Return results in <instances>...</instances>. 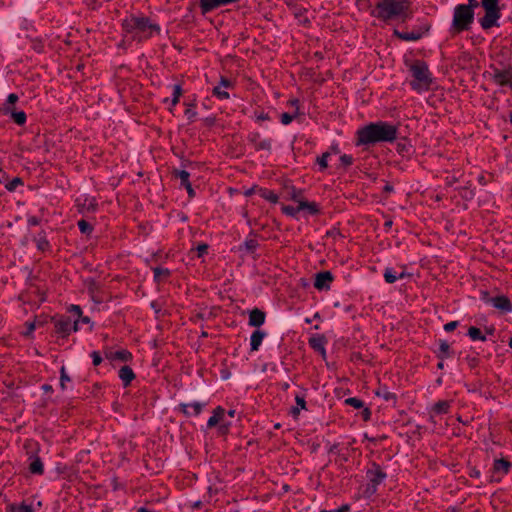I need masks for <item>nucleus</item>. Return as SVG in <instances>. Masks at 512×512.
Returning <instances> with one entry per match:
<instances>
[{
	"instance_id": "12",
	"label": "nucleus",
	"mask_w": 512,
	"mask_h": 512,
	"mask_svg": "<svg viewBox=\"0 0 512 512\" xmlns=\"http://www.w3.org/2000/svg\"><path fill=\"white\" fill-rule=\"evenodd\" d=\"M233 84L230 80L222 77L219 84L213 88V95L221 100L229 98L227 89L232 88Z\"/></svg>"
},
{
	"instance_id": "14",
	"label": "nucleus",
	"mask_w": 512,
	"mask_h": 512,
	"mask_svg": "<svg viewBox=\"0 0 512 512\" xmlns=\"http://www.w3.org/2000/svg\"><path fill=\"white\" fill-rule=\"evenodd\" d=\"M489 302L493 305V307L503 311L510 312L512 310V305L510 300L506 296H496L489 300Z\"/></svg>"
},
{
	"instance_id": "52",
	"label": "nucleus",
	"mask_w": 512,
	"mask_h": 512,
	"mask_svg": "<svg viewBox=\"0 0 512 512\" xmlns=\"http://www.w3.org/2000/svg\"><path fill=\"white\" fill-rule=\"evenodd\" d=\"M295 401L297 406H299L301 409H306V401L303 396L296 395Z\"/></svg>"
},
{
	"instance_id": "5",
	"label": "nucleus",
	"mask_w": 512,
	"mask_h": 512,
	"mask_svg": "<svg viewBox=\"0 0 512 512\" xmlns=\"http://www.w3.org/2000/svg\"><path fill=\"white\" fill-rule=\"evenodd\" d=\"M474 21V11L471 6L459 4L454 8L453 20L450 28L452 34L469 30Z\"/></svg>"
},
{
	"instance_id": "42",
	"label": "nucleus",
	"mask_w": 512,
	"mask_h": 512,
	"mask_svg": "<svg viewBox=\"0 0 512 512\" xmlns=\"http://www.w3.org/2000/svg\"><path fill=\"white\" fill-rule=\"evenodd\" d=\"M78 227L84 234H89L92 231V226L85 220L78 221Z\"/></svg>"
},
{
	"instance_id": "37",
	"label": "nucleus",
	"mask_w": 512,
	"mask_h": 512,
	"mask_svg": "<svg viewBox=\"0 0 512 512\" xmlns=\"http://www.w3.org/2000/svg\"><path fill=\"white\" fill-rule=\"evenodd\" d=\"M182 95V88L180 85L176 84L172 87V100L171 103L173 106H175L180 99V96Z\"/></svg>"
},
{
	"instance_id": "2",
	"label": "nucleus",
	"mask_w": 512,
	"mask_h": 512,
	"mask_svg": "<svg viewBox=\"0 0 512 512\" xmlns=\"http://www.w3.org/2000/svg\"><path fill=\"white\" fill-rule=\"evenodd\" d=\"M124 37L142 42L160 33V26L145 16L129 15L122 20Z\"/></svg>"
},
{
	"instance_id": "16",
	"label": "nucleus",
	"mask_w": 512,
	"mask_h": 512,
	"mask_svg": "<svg viewBox=\"0 0 512 512\" xmlns=\"http://www.w3.org/2000/svg\"><path fill=\"white\" fill-rule=\"evenodd\" d=\"M19 100V97L15 93H11L7 96L6 101L0 106V112L3 115H8L15 109V104Z\"/></svg>"
},
{
	"instance_id": "56",
	"label": "nucleus",
	"mask_w": 512,
	"mask_h": 512,
	"mask_svg": "<svg viewBox=\"0 0 512 512\" xmlns=\"http://www.w3.org/2000/svg\"><path fill=\"white\" fill-rule=\"evenodd\" d=\"M184 187H185V189L187 190V193H188L189 197H191V198H192V197H194V196H195V191H194V189L192 188L191 183H187Z\"/></svg>"
},
{
	"instance_id": "23",
	"label": "nucleus",
	"mask_w": 512,
	"mask_h": 512,
	"mask_svg": "<svg viewBox=\"0 0 512 512\" xmlns=\"http://www.w3.org/2000/svg\"><path fill=\"white\" fill-rule=\"evenodd\" d=\"M309 344L310 346L316 350V351H319L321 352L323 355H325L326 351H325V344H326V340H325V337L324 336H321V335H317V336H313L309 339Z\"/></svg>"
},
{
	"instance_id": "17",
	"label": "nucleus",
	"mask_w": 512,
	"mask_h": 512,
	"mask_svg": "<svg viewBox=\"0 0 512 512\" xmlns=\"http://www.w3.org/2000/svg\"><path fill=\"white\" fill-rule=\"evenodd\" d=\"M266 332L263 330L257 329L255 330L250 337V350L255 352L259 349L262 344L263 339L266 337Z\"/></svg>"
},
{
	"instance_id": "35",
	"label": "nucleus",
	"mask_w": 512,
	"mask_h": 512,
	"mask_svg": "<svg viewBox=\"0 0 512 512\" xmlns=\"http://www.w3.org/2000/svg\"><path fill=\"white\" fill-rule=\"evenodd\" d=\"M449 407L450 404L448 401H439L434 405L433 411L437 414H445L448 412Z\"/></svg>"
},
{
	"instance_id": "29",
	"label": "nucleus",
	"mask_w": 512,
	"mask_h": 512,
	"mask_svg": "<svg viewBox=\"0 0 512 512\" xmlns=\"http://www.w3.org/2000/svg\"><path fill=\"white\" fill-rule=\"evenodd\" d=\"M7 116H10V118L18 125H24L26 123L27 117L24 111H16L14 109Z\"/></svg>"
},
{
	"instance_id": "40",
	"label": "nucleus",
	"mask_w": 512,
	"mask_h": 512,
	"mask_svg": "<svg viewBox=\"0 0 512 512\" xmlns=\"http://www.w3.org/2000/svg\"><path fill=\"white\" fill-rule=\"evenodd\" d=\"M70 381H71V379L68 376L65 367L62 366L60 369V386H61V388L64 390L66 388V383L70 382Z\"/></svg>"
},
{
	"instance_id": "54",
	"label": "nucleus",
	"mask_w": 512,
	"mask_h": 512,
	"mask_svg": "<svg viewBox=\"0 0 512 512\" xmlns=\"http://www.w3.org/2000/svg\"><path fill=\"white\" fill-rule=\"evenodd\" d=\"M27 222H28V225H30V226H37V225H39L40 220L36 216H30V217H28Z\"/></svg>"
},
{
	"instance_id": "32",
	"label": "nucleus",
	"mask_w": 512,
	"mask_h": 512,
	"mask_svg": "<svg viewBox=\"0 0 512 512\" xmlns=\"http://www.w3.org/2000/svg\"><path fill=\"white\" fill-rule=\"evenodd\" d=\"M451 356L450 345L447 341L440 340L439 342V355L441 359L448 358Z\"/></svg>"
},
{
	"instance_id": "45",
	"label": "nucleus",
	"mask_w": 512,
	"mask_h": 512,
	"mask_svg": "<svg viewBox=\"0 0 512 512\" xmlns=\"http://www.w3.org/2000/svg\"><path fill=\"white\" fill-rule=\"evenodd\" d=\"M36 243L38 249L42 251H44L49 246V243L46 240L45 236H39L38 238H36Z\"/></svg>"
},
{
	"instance_id": "27",
	"label": "nucleus",
	"mask_w": 512,
	"mask_h": 512,
	"mask_svg": "<svg viewBox=\"0 0 512 512\" xmlns=\"http://www.w3.org/2000/svg\"><path fill=\"white\" fill-rule=\"evenodd\" d=\"M106 356H107V358H110L112 360H119L122 362H127L132 358L131 353L127 350H119V351H115V352H110Z\"/></svg>"
},
{
	"instance_id": "58",
	"label": "nucleus",
	"mask_w": 512,
	"mask_h": 512,
	"mask_svg": "<svg viewBox=\"0 0 512 512\" xmlns=\"http://www.w3.org/2000/svg\"><path fill=\"white\" fill-rule=\"evenodd\" d=\"M87 201H88V204H87L88 209L95 210V208L97 206V203H96L95 199L92 198V199L87 200Z\"/></svg>"
},
{
	"instance_id": "10",
	"label": "nucleus",
	"mask_w": 512,
	"mask_h": 512,
	"mask_svg": "<svg viewBox=\"0 0 512 512\" xmlns=\"http://www.w3.org/2000/svg\"><path fill=\"white\" fill-rule=\"evenodd\" d=\"M410 274L407 273L405 267H401L400 271H397L396 269L392 267H387L384 270V279L387 283L392 284L396 282L398 279H404L408 277Z\"/></svg>"
},
{
	"instance_id": "31",
	"label": "nucleus",
	"mask_w": 512,
	"mask_h": 512,
	"mask_svg": "<svg viewBox=\"0 0 512 512\" xmlns=\"http://www.w3.org/2000/svg\"><path fill=\"white\" fill-rule=\"evenodd\" d=\"M259 195H260V197H262L263 199H265L271 203H277L278 199H279L277 194H275L273 191L268 190V189H260Z\"/></svg>"
},
{
	"instance_id": "15",
	"label": "nucleus",
	"mask_w": 512,
	"mask_h": 512,
	"mask_svg": "<svg viewBox=\"0 0 512 512\" xmlns=\"http://www.w3.org/2000/svg\"><path fill=\"white\" fill-rule=\"evenodd\" d=\"M266 315L263 311L255 308L249 314V325L252 327H260L265 322Z\"/></svg>"
},
{
	"instance_id": "30",
	"label": "nucleus",
	"mask_w": 512,
	"mask_h": 512,
	"mask_svg": "<svg viewBox=\"0 0 512 512\" xmlns=\"http://www.w3.org/2000/svg\"><path fill=\"white\" fill-rule=\"evenodd\" d=\"M154 279L157 282L164 281L170 275V271L167 268L155 267L153 269Z\"/></svg>"
},
{
	"instance_id": "11",
	"label": "nucleus",
	"mask_w": 512,
	"mask_h": 512,
	"mask_svg": "<svg viewBox=\"0 0 512 512\" xmlns=\"http://www.w3.org/2000/svg\"><path fill=\"white\" fill-rule=\"evenodd\" d=\"M333 281V275L329 271L317 273L315 276L314 287L318 290H327Z\"/></svg>"
},
{
	"instance_id": "62",
	"label": "nucleus",
	"mask_w": 512,
	"mask_h": 512,
	"mask_svg": "<svg viewBox=\"0 0 512 512\" xmlns=\"http://www.w3.org/2000/svg\"><path fill=\"white\" fill-rule=\"evenodd\" d=\"M257 119H258V120H261V121H264V120H268V119H269V117H268V115H267V114H265V113H261V114H259V115L257 116Z\"/></svg>"
},
{
	"instance_id": "3",
	"label": "nucleus",
	"mask_w": 512,
	"mask_h": 512,
	"mask_svg": "<svg viewBox=\"0 0 512 512\" xmlns=\"http://www.w3.org/2000/svg\"><path fill=\"white\" fill-rule=\"evenodd\" d=\"M397 135V126L384 121L372 122L357 131V144L370 145L379 142H393Z\"/></svg>"
},
{
	"instance_id": "25",
	"label": "nucleus",
	"mask_w": 512,
	"mask_h": 512,
	"mask_svg": "<svg viewBox=\"0 0 512 512\" xmlns=\"http://www.w3.org/2000/svg\"><path fill=\"white\" fill-rule=\"evenodd\" d=\"M225 410L222 407H217L213 415L208 419L207 426L209 428L214 427L215 425L222 422V418H224Z\"/></svg>"
},
{
	"instance_id": "41",
	"label": "nucleus",
	"mask_w": 512,
	"mask_h": 512,
	"mask_svg": "<svg viewBox=\"0 0 512 512\" xmlns=\"http://www.w3.org/2000/svg\"><path fill=\"white\" fill-rule=\"evenodd\" d=\"M348 405L356 408V409H359V408H362L364 406V403L362 400L356 398V397H351V398H348L346 399L345 401Z\"/></svg>"
},
{
	"instance_id": "18",
	"label": "nucleus",
	"mask_w": 512,
	"mask_h": 512,
	"mask_svg": "<svg viewBox=\"0 0 512 512\" xmlns=\"http://www.w3.org/2000/svg\"><path fill=\"white\" fill-rule=\"evenodd\" d=\"M203 405L199 402L193 403H182L180 404V409L183 413L188 416H197L201 413Z\"/></svg>"
},
{
	"instance_id": "21",
	"label": "nucleus",
	"mask_w": 512,
	"mask_h": 512,
	"mask_svg": "<svg viewBox=\"0 0 512 512\" xmlns=\"http://www.w3.org/2000/svg\"><path fill=\"white\" fill-rule=\"evenodd\" d=\"M423 34L424 33L421 31H412V32H400L398 30L394 31V35L404 41H417L422 38Z\"/></svg>"
},
{
	"instance_id": "24",
	"label": "nucleus",
	"mask_w": 512,
	"mask_h": 512,
	"mask_svg": "<svg viewBox=\"0 0 512 512\" xmlns=\"http://www.w3.org/2000/svg\"><path fill=\"white\" fill-rule=\"evenodd\" d=\"M35 509L32 504L22 502L20 504H9L6 507V512H34Z\"/></svg>"
},
{
	"instance_id": "20",
	"label": "nucleus",
	"mask_w": 512,
	"mask_h": 512,
	"mask_svg": "<svg viewBox=\"0 0 512 512\" xmlns=\"http://www.w3.org/2000/svg\"><path fill=\"white\" fill-rule=\"evenodd\" d=\"M29 471L32 474L42 475L44 472V466L41 459L38 456H30L29 457Z\"/></svg>"
},
{
	"instance_id": "39",
	"label": "nucleus",
	"mask_w": 512,
	"mask_h": 512,
	"mask_svg": "<svg viewBox=\"0 0 512 512\" xmlns=\"http://www.w3.org/2000/svg\"><path fill=\"white\" fill-rule=\"evenodd\" d=\"M282 211H283L284 214H286L288 216L296 217L297 214L300 212V207H299V204L296 207H293V206H283L282 207Z\"/></svg>"
},
{
	"instance_id": "64",
	"label": "nucleus",
	"mask_w": 512,
	"mask_h": 512,
	"mask_svg": "<svg viewBox=\"0 0 512 512\" xmlns=\"http://www.w3.org/2000/svg\"><path fill=\"white\" fill-rule=\"evenodd\" d=\"M79 318H80V321H81L82 323L88 324V323L90 322V319H89V317H87V316H85V317H82V316H81V317H79Z\"/></svg>"
},
{
	"instance_id": "33",
	"label": "nucleus",
	"mask_w": 512,
	"mask_h": 512,
	"mask_svg": "<svg viewBox=\"0 0 512 512\" xmlns=\"http://www.w3.org/2000/svg\"><path fill=\"white\" fill-rule=\"evenodd\" d=\"M258 246L259 243L255 237H248L243 243L244 249L249 253H253Z\"/></svg>"
},
{
	"instance_id": "8",
	"label": "nucleus",
	"mask_w": 512,
	"mask_h": 512,
	"mask_svg": "<svg viewBox=\"0 0 512 512\" xmlns=\"http://www.w3.org/2000/svg\"><path fill=\"white\" fill-rule=\"evenodd\" d=\"M491 79L498 86L512 89V67L507 66L503 69L494 68Z\"/></svg>"
},
{
	"instance_id": "48",
	"label": "nucleus",
	"mask_w": 512,
	"mask_h": 512,
	"mask_svg": "<svg viewBox=\"0 0 512 512\" xmlns=\"http://www.w3.org/2000/svg\"><path fill=\"white\" fill-rule=\"evenodd\" d=\"M459 322L458 321H451L444 325V330L446 332H452L458 327Z\"/></svg>"
},
{
	"instance_id": "28",
	"label": "nucleus",
	"mask_w": 512,
	"mask_h": 512,
	"mask_svg": "<svg viewBox=\"0 0 512 512\" xmlns=\"http://www.w3.org/2000/svg\"><path fill=\"white\" fill-rule=\"evenodd\" d=\"M511 468V463L505 459H498L494 462V471L501 474H507Z\"/></svg>"
},
{
	"instance_id": "36",
	"label": "nucleus",
	"mask_w": 512,
	"mask_h": 512,
	"mask_svg": "<svg viewBox=\"0 0 512 512\" xmlns=\"http://www.w3.org/2000/svg\"><path fill=\"white\" fill-rule=\"evenodd\" d=\"M173 173L177 178L180 179L182 186H185L187 183H190V181H189L190 174L186 170H174Z\"/></svg>"
},
{
	"instance_id": "9",
	"label": "nucleus",
	"mask_w": 512,
	"mask_h": 512,
	"mask_svg": "<svg viewBox=\"0 0 512 512\" xmlns=\"http://www.w3.org/2000/svg\"><path fill=\"white\" fill-rule=\"evenodd\" d=\"M367 477L370 481L368 490H371V492L374 493L377 489V486L381 484L386 478V473L381 470L380 466L374 464L373 467L368 470Z\"/></svg>"
},
{
	"instance_id": "55",
	"label": "nucleus",
	"mask_w": 512,
	"mask_h": 512,
	"mask_svg": "<svg viewBox=\"0 0 512 512\" xmlns=\"http://www.w3.org/2000/svg\"><path fill=\"white\" fill-rule=\"evenodd\" d=\"M26 326H27V331L24 332V335L29 336L35 330V323L28 322V323H26Z\"/></svg>"
},
{
	"instance_id": "49",
	"label": "nucleus",
	"mask_w": 512,
	"mask_h": 512,
	"mask_svg": "<svg viewBox=\"0 0 512 512\" xmlns=\"http://www.w3.org/2000/svg\"><path fill=\"white\" fill-rule=\"evenodd\" d=\"M92 361L94 366H98L102 362V358L97 351L91 353Z\"/></svg>"
},
{
	"instance_id": "60",
	"label": "nucleus",
	"mask_w": 512,
	"mask_h": 512,
	"mask_svg": "<svg viewBox=\"0 0 512 512\" xmlns=\"http://www.w3.org/2000/svg\"><path fill=\"white\" fill-rule=\"evenodd\" d=\"M300 409H301V408H300L299 406L293 407V408L291 409V413L293 414V416H294V417H297V416L299 415V413H300Z\"/></svg>"
},
{
	"instance_id": "57",
	"label": "nucleus",
	"mask_w": 512,
	"mask_h": 512,
	"mask_svg": "<svg viewBox=\"0 0 512 512\" xmlns=\"http://www.w3.org/2000/svg\"><path fill=\"white\" fill-rule=\"evenodd\" d=\"M185 115L189 118V119H193L195 116H196V111L191 109V108H188L186 109L185 111Z\"/></svg>"
},
{
	"instance_id": "44",
	"label": "nucleus",
	"mask_w": 512,
	"mask_h": 512,
	"mask_svg": "<svg viewBox=\"0 0 512 512\" xmlns=\"http://www.w3.org/2000/svg\"><path fill=\"white\" fill-rule=\"evenodd\" d=\"M330 156L329 152L323 153L322 156L317 158V163L319 164L321 169H325L328 166L327 160Z\"/></svg>"
},
{
	"instance_id": "6",
	"label": "nucleus",
	"mask_w": 512,
	"mask_h": 512,
	"mask_svg": "<svg viewBox=\"0 0 512 512\" xmlns=\"http://www.w3.org/2000/svg\"><path fill=\"white\" fill-rule=\"evenodd\" d=\"M499 0H481V5L485 10V15L480 19V25L484 30L494 26H499L498 20L501 13L498 7Z\"/></svg>"
},
{
	"instance_id": "38",
	"label": "nucleus",
	"mask_w": 512,
	"mask_h": 512,
	"mask_svg": "<svg viewBox=\"0 0 512 512\" xmlns=\"http://www.w3.org/2000/svg\"><path fill=\"white\" fill-rule=\"evenodd\" d=\"M298 116V108L296 107V111L293 114L290 113H282L280 116L281 123L283 125L290 124L293 119H295Z\"/></svg>"
},
{
	"instance_id": "22",
	"label": "nucleus",
	"mask_w": 512,
	"mask_h": 512,
	"mask_svg": "<svg viewBox=\"0 0 512 512\" xmlns=\"http://www.w3.org/2000/svg\"><path fill=\"white\" fill-rule=\"evenodd\" d=\"M292 199L296 201V196L293 195ZM299 203L300 211H307L311 215H315L319 212V207L315 202H308L304 200H297Z\"/></svg>"
},
{
	"instance_id": "47",
	"label": "nucleus",
	"mask_w": 512,
	"mask_h": 512,
	"mask_svg": "<svg viewBox=\"0 0 512 512\" xmlns=\"http://www.w3.org/2000/svg\"><path fill=\"white\" fill-rule=\"evenodd\" d=\"M229 427H230V423L225 422L224 418H222V422L219 423V427H218L219 434L225 435L228 432Z\"/></svg>"
},
{
	"instance_id": "34",
	"label": "nucleus",
	"mask_w": 512,
	"mask_h": 512,
	"mask_svg": "<svg viewBox=\"0 0 512 512\" xmlns=\"http://www.w3.org/2000/svg\"><path fill=\"white\" fill-rule=\"evenodd\" d=\"M468 335L472 340L486 341V337L482 334L479 328L471 326L468 330Z\"/></svg>"
},
{
	"instance_id": "26",
	"label": "nucleus",
	"mask_w": 512,
	"mask_h": 512,
	"mask_svg": "<svg viewBox=\"0 0 512 512\" xmlns=\"http://www.w3.org/2000/svg\"><path fill=\"white\" fill-rule=\"evenodd\" d=\"M251 140L255 144V148L257 150H270L271 149V140L270 139H262L259 134H254Z\"/></svg>"
},
{
	"instance_id": "43",
	"label": "nucleus",
	"mask_w": 512,
	"mask_h": 512,
	"mask_svg": "<svg viewBox=\"0 0 512 512\" xmlns=\"http://www.w3.org/2000/svg\"><path fill=\"white\" fill-rule=\"evenodd\" d=\"M21 184H22V180H21V178L16 177V178H14L12 181H10L9 183H7L5 187H6V189H7L8 191H11V192H12V191H14V190H15L19 185H21Z\"/></svg>"
},
{
	"instance_id": "13",
	"label": "nucleus",
	"mask_w": 512,
	"mask_h": 512,
	"mask_svg": "<svg viewBox=\"0 0 512 512\" xmlns=\"http://www.w3.org/2000/svg\"><path fill=\"white\" fill-rule=\"evenodd\" d=\"M237 1L238 0H200V8L203 13H207L220 6H225Z\"/></svg>"
},
{
	"instance_id": "1",
	"label": "nucleus",
	"mask_w": 512,
	"mask_h": 512,
	"mask_svg": "<svg viewBox=\"0 0 512 512\" xmlns=\"http://www.w3.org/2000/svg\"><path fill=\"white\" fill-rule=\"evenodd\" d=\"M370 14L385 23H403L412 18L410 3L407 0H379Z\"/></svg>"
},
{
	"instance_id": "53",
	"label": "nucleus",
	"mask_w": 512,
	"mask_h": 512,
	"mask_svg": "<svg viewBox=\"0 0 512 512\" xmlns=\"http://www.w3.org/2000/svg\"><path fill=\"white\" fill-rule=\"evenodd\" d=\"M349 510L348 505H343L340 508L332 509V510H321L320 512H347Z\"/></svg>"
},
{
	"instance_id": "4",
	"label": "nucleus",
	"mask_w": 512,
	"mask_h": 512,
	"mask_svg": "<svg viewBox=\"0 0 512 512\" xmlns=\"http://www.w3.org/2000/svg\"><path fill=\"white\" fill-rule=\"evenodd\" d=\"M409 71L413 77L410 86L417 92L429 90L432 84V75L428 65L420 60H416L409 65Z\"/></svg>"
},
{
	"instance_id": "7",
	"label": "nucleus",
	"mask_w": 512,
	"mask_h": 512,
	"mask_svg": "<svg viewBox=\"0 0 512 512\" xmlns=\"http://www.w3.org/2000/svg\"><path fill=\"white\" fill-rule=\"evenodd\" d=\"M79 320L72 321L70 317H60L54 320L55 331L63 337L68 336L72 331L79 329Z\"/></svg>"
},
{
	"instance_id": "59",
	"label": "nucleus",
	"mask_w": 512,
	"mask_h": 512,
	"mask_svg": "<svg viewBox=\"0 0 512 512\" xmlns=\"http://www.w3.org/2000/svg\"><path fill=\"white\" fill-rule=\"evenodd\" d=\"M88 289L91 293H94V291L97 289V285L94 281H91L89 286H88Z\"/></svg>"
},
{
	"instance_id": "51",
	"label": "nucleus",
	"mask_w": 512,
	"mask_h": 512,
	"mask_svg": "<svg viewBox=\"0 0 512 512\" xmlns=\"http://www.w3.org/2000/svg\"><path fill=\"white\" fill-rule=\"evenodd\" d=\"M69 311L77 317H81V315H82V310H81L80 306H78V305H71L69 308Z\"/></svg>"
},
{
	"instance_id": "61",
	"label": "nucleus",
	"mask_w": 512,
	"mask_h": 512,
	"mask_svg": "<svg viewBox=\"0 0 512 512\" xmlns=\"http://www.w3.org/2000/svg\"><path fill=\"white\" fill-rule=\"evenodd\" d=\"M469 1V4H467L466 6H471V9L473 10L475 7L478 6V2L477 0H468Z\"/></svg>"
},
{
	"instance_id": "19",
	"label": "nucleus",
	"mask_w": 512,
	"mask_h": 512,
	"mask_svg": "<svg viewBox=\"0 0 512 512\" xmlns=\"http://www.w3.org/2000/svg\"><path fill=\"white\" fill-rule=\"evenodd\" d=\"M118 375L125 387L135 378L133 370L127 365L120 368Z\"/></svg>"
},
{
	"instance_id": "46",
	"label": "nucleus",
	"mask_w": 512,
	"mask_h": 512,
	"mask_svg": "<svg viewBox=\"0 0 512 512\" xmlns=\"http://www.w3.org/2000/svg\"><path fill=\"white\" fill-rule=\"evenodd\" d=\"M340 162L344 167H349L353 163V157L351 155L343 154L340 156Z\"/></svg>"
},
{
	"instance_id": "63",
	"label": "nucleus",
	"mask_w": 512,
	"mask_h": 512,
	"mask_svg": "<svg viewBox=\"0 0 512 512\" xmlns=\"http://www.w3.org/2000/svg\"><path fill=\"white\" fill-rule=\"evenodd\" d=\"M42 389H43L45 392H52V390H53L52 386H51V385H49V384H44V385L42 386Z\"/></svg>"
},
{
	"instance_id": "50",
	"label": "nucleus",
	"mask_w": 512,
	"mask_h": 512,
	"mask_svg": "<svg viewBox=\"0 0 512 512\" xmlns=\"http://www.w3.org/2000/svg\"><path fill=\"white\" fill-rule=\"evenodd\" d=\"M197 252H198V256L201 257L203 256L204 254L207 253V250H208V245L207 244H199L196 248Z\"/></svg>"
}]
</instances>
